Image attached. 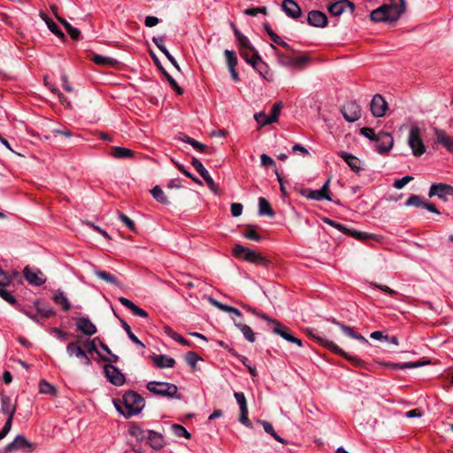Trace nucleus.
Instances as JSON below:
<instances>
[{
    "label": "nucleus",
    "instance_id": "29",
    "mask_svg": "<svg viewBox=\"0 0 453 453\" xmlns=\"http://www.w3.org/2000/svg\"><path fill=\"white\" fill-rule=\"evenodd\" d=\"M339 156L346 162L352 171L358 173L362 169L360 159L351 153L342 151Z\"/></svg>",
    "mask_w": 453,
    "mask_h": 453
},
{
    "label": "nucleus",
    "instance_id": "37",
    "mask_svg": "<svg viewBox=\"0 0 453 453\" xmlns=\"http://www.w3.org/2000/svg\"><path fill=\"white\" fill-rule=\"evenodd\" d=\"M258 213L259 215H266L269 217L274 216V211L272 210L268 201L265 197L258 198Z\"/></svg>",
    "mask_w": 453,
    "mask_h": 453
},
{
    "label": "nucleus",
    "instance_id": "27",
    "mask_svg": "<svg viewBox=\"0 0 453 453\" xmlns=\"http://www.w3.org/2000/svg\"><path fill=\"white\" fill-rule=\"evenodd\" d=\"M152 362L154 363V365L157 367V368H160V369H163V368H172L175 365V360L169 357V356H166V355H152L150 357Z\"/></svg>",
    "mask_w": 453,
    "mask_h": 453
},
{
    "label": "nucleus",
    "instance_id": "38",
    "mask_svg": "<svg viewBox=\"0 0 453 453\" xmlns=\"http://www.w3.org/2000/svg\"><path fill=\"white\" fill-rule=\"evenodd\" d=\"M42 19L46 22L48 28L56 35L58 38L64 39L65 34L61 31L58 26L50 19L47 18L44 14H41Z\"/></svg>",
    "mask_w": 453,
    "mask_h": 453
},
{
    "label": "nucleus",
    "instance_id": "53",
    "mask_svg": "<svg viewBox=\"0 0 453 453\" xmlns=\"http://www.w3.org/2000/svg\"><path fill=\"white\" fill-rule=\"evenodd\" d=\"M282 108V103H277L274 104L271 109V115L268 116L269 119L271 120V124L277 122L279 115L280 113Z\"/></svg>",
    "mask_w": 453,
    "mask_h": 453
},
{
    "label": "nucleus",
    "instance_id": "39",
    "mask_svg": "<svg viewBox=\"0 0 453 453\" xmlns=\"http://www.w3.org/2000/svg\"><path fill=\"white\" fill-rule=\"evenodd\" d=\"M37 313L42 317L48 319L56 314L55 310L49 304H39L35 303Z\"/></svg>",
    "mask_w": 453,
    "mask_h": 453
},
{
    "label": "nucleus",
    "instance_id": "54",
    "mask_svg": "<svg viewBox=\"0 0 453 453\" xmlns=\"http://www.w3.org/2000/svg\"><path fill=\"white\" fill-rule=\"evenodd\" d=\"M118 218L121 222H123L126 225V226L129 230L135 232V230H136L135 224L129 217H127L126 214L119 211Z\"/></svg>",
    "mask_w": 453,
    "mask_h": 453
},
{
    "label": "nucleus",
    "instance_id": "24",
    "mask_svg": "<svg viewBox=\"0 0 453 453\" xmlns=\"http://www.w3.org/2000/svg\"><path fill=\"white\" fill-rule=\"evenodd\" d=\"M436 142L441 144L448 151L453 154V138L443 129L434 128Z\"/></svg>",
    "mask_w": 453,
    "mask_h": 453
},
{
    "label": "nucleus",
    "instance_id": "43",
    "mask_svg": "<svg viewBox=\"0 0 453 453\" xmlns=\"http://www.w3.org/2000/svg\"><path fill=\"white\" fill-rule=\"evenodd\" d=\"M383 365L385 367L392 368V369H411L419 366L418 363H384Z\"/></svg>",
    "mask_w": 453,
    "mask_h": 453
},
{
    "label": "nucleus",
    "instance_id": "52",
    "mask_svg": "<svg viewBox=\"0 0 453 453\" xmlns=\"http://www.w3.org/2000/svg\"><path fill=\"white\" fill-rule=\"evenodd\" d=\"M201 359L202 358L194 351H188L185 356V360L194 370L196 368L197 361Z\"/></svg>",
    "mask_w": 453,
    "mask_h": 453
},
{
    "label": "nucleus",
    "instance_id": "35",
    "mask_svg": "<svg viewBox=\"0 0 453 453\" xmlns=\"http://www.w3.org/2000/svg\"><path fill=\"white\" fill-rule=\"evenodd\" d=\"M163 329H164L165 334L167 336H169L173 340L178 342L181 345H183V346H189L190 345V342L188 340H186L183 336H181L180 334H179L176 332H174L173 329L171 326H165Z\"/></svg>",
    "mask_w": 453,
    "mask_h": 453
},
{
    "label": "nucleus",
    "instance_id": "22",
    "mask_svg": "<svg viewBox=\"0 0 453 453\" xmlns=\"http://www.w3.org/2000/svg\"><path fill=\"white\" fill-rule=\"evenodd\" d=\"M307 21L310 26L316 27H325L328 23L326 15L320 11H311L307 16Z\"/></svg>",
    "mask_w": 453,
    "mask_h": 453
},
{
    "label": "nucleus",
    "instance_id": "25",
    "mask_svg": "<svg viewBox=\"0 0 453 453\" xmlns=\"http://www.w3.org/2000/svg\"><path fill=\"white\" fill-rule=\"evenodd\" d=\"M146 439L148 441V444L154 449H160L165 444L163 434L153 430H147Z\"/></svg>",
    "mask_w": 453,
    "mask_h": 453
},
{
    "label": "nucleus",
    "instance_id": "49",
    "mask_svg": "<svg viewBox=\"0 0 453 453\" xmlns=\"http://www.w3.org/2000/svg\"><path fill=\"white\" fill-rule=\"evenodd\" d=\"M426 201H424L418 195H411L404 203L406 206H415V207H424V203Z\"/></svg>",
    "mask_w": 453,
    "mask_h": 453
},
{
    "label": "nucleus",
    "instance_id": "30",
    "mask_svg": "<svg viewBox=\"0 0 453 453\" xmlns=\"http://www.w3.org/2000/svg\"><path fill=\"white\" fill-rule=\"evenodd\" d=\"M119 303L125 306L126 308L129 309L135 316L141 317V318H148L149 314L148 312L134 304L132 301L126 297H119Z\"/></svg>",
    "mask_w": 453,
    "mask_h": 453
},
{
    "label": "nucleus",
    "instance_id": "46",
    "mask_svg": "<svg viewBox=\"0 0 453 453\" xmlns=\"http://www.w3.org/2000/svg\"><path fill=\"white\" fill-rule=\"evenodd\" d=\"M234 355L239 358V360L242 363L243 365L247 367L250 374L252 377H256L257 375V371L254 365H251L250 361L245 356L239 355L234 353Z\"/></svg>",
    "mask_w": 453,
    "mask_h": 453
},
{
    "label": "nucleus",
    "instance_id": "42",
    "mask_svg": "<svg viewBox=\"0 0 453 453\" xmlns=\"http://www.w3.org/2000/svg\"><path fill=\"white\" fill-rule=\"evenodd\" d=\"M150 192L154 199L158 203L163 204H167L169 203L166 196L159 186H155Z\"/></svg>",
    "mask_w": 453,
    "mask_h": 453
},
{
    "label": "nucleus",
    "instance_id": "56",
    "mask_svg": "<svg viewBox=\"0 0 453 453\" xmlns=\"http://www.w3.org/2000/svg\"><path fill=\"white\" fill-rule=\"evenodd\" d=\"M323 222L334 227L335 229L344 233V234H348L349 233V229L343 226L342 224L337 222V221H334L331 219H328V218H325L323 219Z\"/></svg>",
    "mask_w": 453,
    "mask_h": 453
},
{
    "label": "nucleus",
    "instance_id": "58",
    "mask_svg": "<svg viewBox=\"0 0 453 453\" xmlns=\"http://www.w3.org/2000/svg\"><path fill=\"white\" fill-rule=\"evenodd\" d=\"M93 61L97 65H109L114 62V59L109 57H104L101 55H95L93 57Z\"/></svg>",
    "mask_w": 453,
    "mask_h": 453
},
{
    "label": "nucleus",
    "instance_id": "4",
    "mask_svg": "<svg viewBox=\"0 0 453 453\" xmlns=\"http://www.w3.org/2000/svg\"><path fill=\"white\" fill-rule=\"evenodd\" d=\"M16 411V405L12 404L11 398L4 395L1 398V412L7 416V419L0 431V441H2L9 434L12 429L13 417Z\"/></svg>",
    "mask_w": 453,
    "mask_h": 453
},
{
    "label": "nucleus",
    "instance_id": "5",
    "mask_svg": "<svg viewBox=\"0 0 453 453\" xmlns=\"http://www.w3.org/2000/svg\"><path fill=\"white\" fill-rule=\"evenodd\" d=\"M146 388L152 394L159 396L173 398L176 396L178 388L176 385L163 381H150Z\"/></svg>",
    "mask_w": 453,
    "mask_h": 453
},
{
    "label": "nucleus",
    "instance_id": "51",
    "mask_svg": "<svg viewBox=\"0 0 453 453\" xmlns=\"http://www.w3.org/2000/svg\"><path fill=\"white\" fill-rule=\"evenodd\" d=\"M164 75L166 77L171 87L177 92L179 95L183 94V89L178 85L176 81L165 70L162 66H159Z\"/></svg>",
    "mask_w": 453,
    "mask_h": 453
},
{
    "label": "nucleus",
    "instance_id": "13",
    "mask_svg": "<svg viewBox=\"0 0 453 453\" xmlns=\"http://www.w3.org/2000/svg\"><path fill=\"white\" fill-rule=\"evenodd\" d=\"M104 372L107 380L115 386H122L126 381V378L121 371L111 364L105 365Z\"/></svg>",
    "mask_w": 453,
    "mask_h": 453
},
{
    "label": "nucleus",
    "instance_id": "1",
    "mask_svg": "<svg viewBox=\"0 0 453 453\" xmlns=\"http://www.w3.org/2000/svg\"><path fill=\"white\" fill-rule=\"evenodd\" d=\"M405 0H390L389 4H383L373 10L370 17L374 22L395 23L405 12Z\"/></svg>",
    "mask_w": 453,
    "mask_h": 453
},
{
    "label": "nucleus",
    "instance_id": "60",
    "mask_svg": "<svg viewBox=\"0 0 453 453\" xmlns=\"http://www.w3.org/2000/svg\"><path fill=\"white\" fill-rule=\"evenodd\" d=\"M242 307L243 309H245L247 311L252 313L253 315L262 319L263 320L268 322L269 320H271V318H269L266 314L265 313H262V312H258L257 311H256L255 309H253L252 307L247 305V304H242Z\"/></svg>",
    "mask_w": 453,
    "mask_h": 453
},
{
    "label": "nucleus",
    "instance_id": "55",
    "mask_svg": "<svg viewBox=\"0 0 453 453\" xmlns=\"http://www.w3.org/2000/svg\"><path fill=\"white\" fill-rule=\"evenodd\" d=\"M39 390L42 394L55 395L56 388L49 382L42 380L39 384Z\"/></svg>",
    "mask_w": 453,
    "mask_h": 453
},
{
    "label": "nucleus",
    "instance_id": "26",
    "mask_svg": "<svg viewBox=\"0 0 453 453\" xmlns=\"http://www.w3.org/2000/svg\"><path fill=\"white\" fill-rule=\"evenodd\" d=\"M77 329L85 335L91 336L96 333V326L85 317L79 318L76 321Z\"/></svg>",
    "mask_w": 453,
    "mask_h": 453
},
{
    "label": "nucleus",
    "instance_id": "63",
    "mask_svg": "<svg viewBox=\"0 0 453 453\" xmlns=\"http://www.w3.org/2000/svg\"><path fill=\"white\" fill-rule=\"evenodd\" d=\"M360 134L365 137L368 138L371 141L377 140V134L374 133V130L371 127H363L360 129Z\"/></svg>",
    "mask_w": 453,
    "mask_h": 453
},
{
    "label": "nucleus",
    "instance_id": "3",
    "mask_svg": "<svg viewBox=\"0 0 453 453\" xmlns=\"http://www.w3.org/2000/svg\"><path fill=\"white\" fill-rule=\"evenodd\" d=\"M233 253L234 256L240 257L245 261L257 265L267 267L269 265V260L266 257L250 248L242 246V244H235L233 249Z\"/></svg>",
    "mask_w": 453,
    "mask_h": 453
},
{
    "label": "nucleus",
    "instance_id": "41",
    "mask_svg": "<svg viewBox=\"0 0 453 453\" xmlns=\"http://www.w3.org/2000/svg\"><path fill=\"white\" fill-rule=\"evenodd\" d=\"M258 422L263 426L264 430L267 434L272 435L276 441H278L279 442H281L283 444L287 443V441L282 437H280V435H278L276 434V432L274 431V428L271 423H269L268 421H265V420H258Z\"/></svg>",
    "mask_w": 453,
    "mask_h": 453
},
{
    "label": "nucleus",
    "instance_id": "33",
    "mask_svg": "<svg viewBox=\"0 0 453 453\" xmlns=\"http://www.w3.org/2000/svg\"><path fill=\"white\" fill-rule=\"evenodd\" d=\"M234 325L242 333L244 338L248 342H254L256 341L255 333L249 326L237 321H234Z\"/></svg>",
    "mask_w": 453,
    "mask_h": 453
},
{
    "label": "nucleus",
    "instance_id": "20",
    "mask_svg": "<svg viewBox=\"0 0 453 453\" xmlns=\"http://www.w3.org/2000/svg\"><path fill=\"white\" fill-rule=\"evenodd\" d=\"M377 151L380 154L389 151L394 144V139L391 134L388 132H380L377 134Z\"/></svg>",
    "mask_w": 453,
    "mask_h": 453
},
{
    "label": "nucleus",
    "instance_id": "57",
    "mask_svg": "<svg viewBox=\"0 0 453 453\" xmlns=\"http://www.w3.org/2000/svg\"><path fill=\"white\" fill-rule=\"evenodd\" d=\"M0 296L12 305H15L17 303V299L15 298V296H12L4 288H0Z\"/></svg>",
    "mask_w": 453,
    "mask_h": 453
},
{
    "label": "nucleus",
    "instance_id": "40",
    "mask_svg": "<svg viewBox=\"0 0 453 453\" xmlns=\"http://www.w3.org/2000/svg\"><path fill=\"white\" fill-rule=\"evenodd\" d=\"M128 432L132 437L138 441H143L147 438V431L143 430L138 425H132Z\"/></svg>",
    "mask_w": 453,
    "mask_h": 453
},
{
    "label": "nucleus",
    "instance_id": "10",
    "mask_svg": "<svg viewBox=\"0 0 453 453\" xmlns=\"http://www.w3.org/2000/svg\"><path fill=\"white\" fill-rule=\"evenodd\" d=\"M272 49L274 51L277 60L280 65L284 66H301L308 61V58L305 56L301 57H291L282 53L273 44H271Z\"/></svg>",
    "mask_w": 453,
    "mask_h": 453
},
{
    "label": "nucleus",
    "instance_id": "7",
    "mask_svg": "<svg viewBox=\"0 0 453 453\" xmlns=\"http://www.w3.org/2000/svg\"><path fill=\"white\" fill-rule=\"evenodd\" d=\"M312 337H314L316 339V341L318 342H319L321 345L326 347L327 349H329L333 352L342 356V357L349 360L355 366L360 367L364 365V362L361 359H359L358 357H357L355 356H351V355L348 354L343 349H342L339 346H337L334 342L326 340L320 336H315L313 334H312Z\"/></svg>",
    "mask_w": 453,
    "mask_h": 453
},
{
    "label": "nucleus",
    "instance_id": "44",
    "mask_svg": "<svg viewBox=\"0 0 453 453\" xmlns=\"http://www.w3.org/2000/svg\"><path fill=\"white\" fill-rule=\"evenodd\" d=\"M121 325L123 329L126 331L128 338L136 345L140 346L141 348H144V344L134 335V334L132 332L130 326L124 320H121Z\"/></svg>",
    "mask_w": 453,
    "mask_h": 453
},
{
    "label": "nucleus",
    "instance_id": "31",
    "mask_svg": "<svg viewBox=\"0 0 453 453\" xmlns=\"http://www.w3.org/2000/svg\"><path fill=\"white\" fill-rule=\"evenodd\" d=\"M52 300L54 301V303L56 304L60 305L62 310L65 311H69L71 308V303H70L67 296H65L64 291H62L61 289H57L54 292Z\"/></svg>",
    "mask_w": 453,
    "mask_h": 453
},
{
    "label": "nucleus",
    "instance_id": "28",
    "mask_svg": "<svg viewBox=\"0 0 453 453\" xmlns=\"http://www.w3.org/2000/svg\"><path fill=\"white\" fill-rule=\"evenodd\" d=\"M152 42L158 48V50L167 58V59L173 64V65L180 70V66L176 61V59L171 55L166 47L165 46L164 37L161 36H154L152 37Z\"/></svg>",
    "mask_w": 453,
    "mask_h": 453
},
{
    "label": "nucleus",
    "instance_id": "9",
    "mask_svg": "<svg viewBox=\"0 0 453 453\" xmlns=\"http://www.w3.org/2000/svg\"><path fill=\"white\" fill-rule=\"evenodd\" d=\"M269 325H272L273 332L276 334H279L286 341L296 343L297 346L302 347L303 342L300 339L296 338L291 334V331L288 327L283 326L280 324L278 320L274 319H271V320L268 321Z\"/></svg>",
    "mask_w": 453,
    "mask_h": 453
},
{
    "label": "nucleus",
    "instance_id": "6",
    "mask_svg": "<svg viewBox=\"0 0 453 453\" xmlns=\"http://www.w3.org/2000/svg\"><path fill=\"white\" fill-rule=\"evenodd\" d=\"M408 145L415 157H420L426 152V146L421 138V130L418 126H412L408 135Z\"/></svg>",
    "mask_w": 453,
    "mask_h": 453
},
{
    "label": "nucleus",
    "instance_id": "16",
    "mask_svg": "<svg viewBox=\"0 0 453 453\" xmlns=\"http://www.w3.org/2000/svg\"><path fill=\"white\" fill-rule=\"evenodd\" d=\"M23 274L26 280L34 286H42L46 281V278L39 269H32L29 266H26Z\"/></svg>",
    "mask_w": 453,
    "mask_h": 453
},
{
    "label": "nucleus",
    "instance_id": "17",
    "mask_svg": "<svg viewBox=\"0 0 453 453\" xmlns=\"http://www.w3.org/2000/svg\"><path fill=\"white\" fill-rule=\"evenodd\" d=\"M329 182L330 180L328 179L322 188L320 189L316 190H306L303 193V196H305L308 199L315 200V201H322V200H327L332 201V198L329 196Z\"/></svg>",
    "mask_w": 453,
    "mask_h": 453
},
{
    "label": "nucleus",
    "instance_id": "8",
    "mask_svg": "<svg viewBox=\"0 0 453 453\" xmlns=\"http://www.w3.org/2000/svg\"><path fill=\"white\" fill-rule=\"evenodd\" d=\"M250 65L262 76L265 80L272 81L273 74L271 72L268 65L264 62L257 50L252 54Z\"/></svg>",
    "mask_w": 453,
    "mask_h": 453
},
{
    "label": "nucleus",
    "instance_id": "59",
    "mask_svg": "<svg viewBox=\"0 0 453 453\" xmlns=\"http://www.w3.org/2000/svg\"><path fill=\"white\" fill-rule=\"evenodd\" d=\"M234 396L241 410L248 409L247 401L242 392H234Z\"/></svg>",
    "mask_w": 453,
    "mask_h": 453
},
{
    "label": "nucleus",
    "instance_id": "34",
    "mask_svg": "<svg viewBox=\"0 0 453 453\" xmlns=\"http://www.w3.org/2000/svg\"><path fill=\"white\" fill-rule=\"evenodd\" d=\"M111 155L115 158H127L134 156V151L125 147L115 146L111 149Z\"/></svg>",
    "mask_w": 453,
    "mask_h": 453
},
{
    "label": "nucleus",
    "instance_id": "32",
    "mask_svg": "<svg viewBox=\"0 0 453 453\" xmlns=\"http://www.w3.org/2000/svg\"><path fill=\"white\" fill-rule=\"evenodd\" d=\"M93 273L99 279L106 281L109 284L114 285L117 287L122 286L121 282L113 274H111L110 273H107L105 271H101L98 268H96V266L93 267Z\"/></svg>",
    "mask_w": 453,
    "mask_h": 453
},
{
    "label": "nucleus",
    "instance_id": "61",
    "mask_svg": "<svg viewBox=\"0 0 453 453\" xmlns=\"http://www.w3.org/2000/svg\"><path fill=\"white\" fill-rule=\"evenodd\" d=\"M254 118L256 121L262 127L271 124V120L269 119L268 116L263 111L256 113Z\"/></svg>",
    "mask_w": 453,
    "mask_h": 453
},
{
    "label": "nucleus",
    "instance_id": "36",
    "mask_svg": "<svg viewBox=\"0 0 453 453\" xmlns=\"http://www.w3.org/2000/svg\"><path fill=\"white\" fill-rule=\"evenodd\" d=\"M235 38L238 42L239 50H249L252 53H255V50H257L251 45L248 37L245 36L242 33H236Z\"/></svg>",
    "mask_w": 453,
    "mask_h": 453
},
{
    "label": "nucleus",
    "instance_id": "11",
    "mask_svg": "<svg viewBox=\"0 0 453 453\" xmlns=\"http://www.w3.org/2000/svg\"><path fill=\"white\" fill-rule=\"evenodd\" d=\"M25 448L27 449L28 451H31L34 449V446L26 439L24 435L19 434L12 442L0 449V453H13L20 449Z\"/></svg>",
    "mask_w": 453,
    "mask_h": 453
},
{
    "label": "nucleus",
    "instance_id": "18",
    "mask_svg": "<svg viewBox=\"0 0 453 453\" xmlns=\"http://www.w3.org/2000/svg\"><path fill=\"white\" fill-rule=\"evenodd\" d=\"M370 108L372 114L374 117H383L386 114V111L388 110V103L386 102L382 96H380V94H376L372 97Z\"/></svg>",
    "mask_w": 453,
    "mask_h": 453
},
{
    "label": "nucleus",
    "instance_id": "45",
    "mask_svg": "<svg viewBox=\"0 0 453 453\" xmlns=\"http://www.w3.org/2000/svg\"><path fill=\"white\" fill-rule=\"evenodd\" d=\"M171 429L173 433L178 436V437H184L187 439H189L191 437V434L187 431V429L179 424H173L171 426Z\"/></svg>",
    "mask_w": 453,
    "mask_h": 453
},
{
    "label": "nucleus",
    "instance_id": "2",
    "mask_svg": "<svg viewBox=\"0 0 453 453\" xmlns=\"http://www.w3.org/2000/svg\"><path fill=\"white\" fill-rule=\"evenodd\" d=\"M117 411L125 418L139 414L144 408V399L135 391H128L123 395L122 401H114Z\"/></svg>",
    "mask_w": 453,
    "mask_h": 453
},
{
    "label": "nucleus",
    "instance_id": "12",
    "mask_svg": "<svg viewBox=\"0 0 453 453\" xmlns=\"http://www.w3.org/2000/svg\"><path fill=\"white\" fill-rule=\"evenodd\" d=\"M66 352L69 357H76L81 363L87 366L92 365L87 352L80 346V342H71L66 345Z\"/></svg>",
    "mask_w": 453,
    "mask_h": 453
},
{
    "label": "nucleus",
    "instance_id": "50",
    "mask_svg": "<svg viewBox=\"0 0 453 453\" xmlns=\"http://www.w3.org/2000/svg\"><path fill=\"white\" fill-rule=\"evenodd\" d=\"M99 342V338L96 337L93 340H88L83 343L86 352L88 354L96 353L100 357V353L96 349V342Z\"/></svg>",
    "mask_w": 453,
    "mask_h": 453
},
{
    "label": "nucleus",
    "instance_id": "19",
    "mask_svg": "<svg viewBox=\"0 0 453 453\" xmlns=\"http://www.w3.org/2000/svg\"><path fill=\"white\" fill-rule=\"evenodd\" d=\"M346 9H349V12L352 13L355 10L354 3L349 0H341L329 4L327 7L328 12L335 17L342 15Z\"/></svg>",
    "mask_w": 453,
    "mask_h": 453
},
{
    "label": "nucleus",
    "instance_id": "64",
    "mask_svg": "<svg viewBox=\"0 0 453 453\" xmlns=\"http://www.w3.org/2000/svg\"><path fill=\"white\" fill-rule=\"evenodd\" d=\"M242 235L245 238H248L250 240L259 242L262 240V237L253 229H248L242 233Z\"/></svg>",
    "mask_w": 453,
    "mask_h": 453
},
{
    "label": "nucleus",
    "instance_id": "14",
    "mask_svg": "<svg viewBox=\"0 0 453 453\" xmlns=\"http://www.w3.org/2000/svg\"><path fill=\"white\" fill-rule=\"evenodd\" d=\"M428 196H438L442 201H447V196H453V187L445 183H434L430 187Z\"/></svg>",
    "mask_w": 453,
    "mask_h": 453
},
{
    "label": "nucleus",
    "instance_id": "47",
    "mask_svg": "<svg viewBox=\"0 0 453 453\" xmlns=\"http://www.w3.org/2000/svg\"><path fill=\"white\" fill-rule=\"evenodd\" d=\"M180 139L182 142L190 144L194 149L197 150L200 152H203V150L205 149V145L204 144L199 142L198 141H196V140H195V139H193V138H191L189 136L182 135Z\"/></svg>",
    "mask_w": 453,
    "mask_h": 453
},
{
    "label": "nucleus",
    "instance_id": "23",
    "mask_svg": "<svg viewBox=\"0 0 453 453\" xmlns=\"http://www.w3.org/2000/svg\"><path fill=\"white\" fill-rule=\"evenodd\" d=\"M281 7L286 15L291 19H296L302 15L301 7L294 0H283Z\"/></svg>",
    "mask_w": 453,
    "mask_h": 453
},
{
    "label": "nucleus",
    "instance_id": "62",
    "mask_svg": "<svg viewBox=\"0 0 453 453\" xmlns=\"http://www.w3.org/2000/svg\"><path fill=\"white\" fill-rule=\"evenodd\" d=\"M413 179L412 176L406 175L401 179H397L395 180L393 186L396 189L403 188L406 184H408Z\"/></svg>",
    "mask_w": 453,
    "mask_h": 453
},
{
    "label": "nucleus",
    "instance_id": "21",
    "mask_svg": "<svg viewBox=\"0 0 453 453\" xmlns=\"http://www.w3.org/2000/svg\"><path fill=\"white\" fill-rule=\"evenodd\" d=\"M192 165L195 167V169L199 173V174L203 177L204 180L206 185L208 188L213 191L214 193L217 192V187L216 184L210 175L209 172L205 169L203 165L196 157L192 158Z\"/></svg>",
    "mask_w": 453,
    "mask_h": 453
},
{
    "label": "nucleus",
    "instance_id": "15",
    "mask_svg": "<svg viewBox=\"0 0 453 453\" xmlns=\"http://www.w3.org/2000/svg\"><path fill=\"white\" fill-rule=\"evenodd\" d=\"M342 113L348 122H355L361 117V109L356 102L349 101L342 106Z\"/></svg>",
    "mask_w": 453,
    "mask_h": 453
},
{
    "label": "nucleus",
    "instance_id": "48",
    "mask_svg": "<svg viewBox=\"0 0 453 453\" xmlns=\"http://www.w3.org/2000/svg\"><path fill=\"white\" fill-rule=\"evenodd\" d=\"M224 55L226 57L228 69L235 68L237 65V57H236L234 51L230 50H226L224 52Z\"/></svg>",
    "mask_w": 453,
    "mask_h": 453
}]
</instances>
